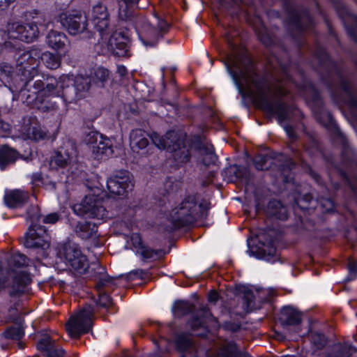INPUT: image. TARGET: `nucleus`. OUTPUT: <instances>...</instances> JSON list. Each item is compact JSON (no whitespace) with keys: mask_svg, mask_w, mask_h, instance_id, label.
<instances>
[{"mask_svg":"<svg viewBox=\"0 0 357 357\" xmlns=\"http://www.w3.org/2000/svg\"><path fill=\"white\" fill-rule=\"evenodd\" d=\"M150 137L158 149H167L168 151L174 153V157L178 161V165L189 161L190 155L188 151L183 146V142L178 138L176 132H167L164 137H161L157 133H153Z\"/></svg>","mask_w":357,"mask_h":357,"instance_id":"f257e3e1","label":"nucleus"},{"mask_svg":"<svg viewBox=\"0 0 357 357\" xmlns=\"http://www.w3.org/2000/svg\"><path fill=\"white\" fill-rule=\"evenodd\" d=\"M28 218L31 220L28 231L25 234L24 245L28 248H41L45 249L49 247L50 236L43 226L36 227L33 224L35 221H38L40 217L39 209L37 206H33L31 211L27 213Z\"/></svg>","mask_w":357,"mask_h":357,"instance_id":"f03ea898","label":"nucleus"},{"mask_svg":"<svg viewBox=\"0 0 357 357\" xmlns=\"http://www.w3.org/2000/svg\"><path fill=\"white\" fill-rule=\"evenodd\" d=\"M225 66L239 91L241 90V79L245 80L248 84L254 82L252 63L250 58L245 57L240 61L238 58L230 56L225 62Z\"/></svg>","mask_w":357,"mask_h":357,"instance_id":"7ed1b4c3","label":"nucleus"},{"mask_svg":"<svg viewBox=\"0 0 357 357\" xmlns=\"http://www.w3.org/2000/svg\"><path fill=\"white\" fill-rule=\"evenodd\" d=\"M57 255L63 259L68 264L79 273H85L89 268L86 257L82 253L79 248L75 243L68 242L58 246Z\"/></svg>","mask_w":357,"mask_h":357,"instance_id":"20e7f679","label":"nucleus"},{"mask_svg":"<svg viewBox=\"0 0 357 357\" xmlns=\"http://www.w3.org/2000/svg\"><path fill=\"white\" fill-rule=\"evenodd\" d=\"M96 191L93 195H86L80 203L73 205V210L75 214L87 218H103L105 211L100 204L105 197V193L98 188Z\"/></svg>","mask_w":357,"mask_h":357,"instance_id":"39448f33","label":"nucleus"},{"mask_svg":"<svg viewBox=\"0 0 357 357\" xmlns=\"http://www.w3.org/2000/svg\"><path fill=\"white\" fill-rule=\"evenodd\" d=\"M93 307L86 306L79 312L72 315L66 324V331L73 338H77L89 332L92 328Z\"/></svg>","mask_w":357,"mask_h":357,"instance_id":"423d86ee","label":"nucleus"},{"mask_svg":"<svg viewBox=\"0 0 357 357\" xmlns=\"http://www.w3.org/2000/svg\"><path fill=\"white\" fill-rule=\"evenodd\" d=\"M109 78V71L103 67L91 68L84 75L79 74L75 78V87L77 92L88 91L91 84L102 87Z\"/></svg>","mask_w":357,"mask_h":357,"instance_id":"0eeeda50","label":"nucleus"},{"mask_svg":"<svg viewBox=\"0 0 357 357\" xmlns=\"http://www.w3.org/2000/svg\"><path fill=\"white\" fill-rule=\"evenodd\" d=\"M197 205L194 198L189 197L172 209L170 213L171 221L175 227H179L192 220V216Z\"/></svg>","mask_w":357,"mask_h":357,"instance_id":"6e6552de","label":"nucleus"},{"mask_svg":"<svg viewBox=\"0 0 357 357\" xmlns=\"http://www.w3.org/2000/svg\"><path fill=\"white\" fill-rule=\"evenodd\" d=\"M8 35L11 38H17L26 43H31L38 35V29L35 24L22 25L19 22H10L7 24Z\"/></svg>","mask_w":357,"mask_h":357,"instance_id":"1a4fd4ad","label":"nucleus"},{"mask_svg":"<svg viewBox=\"0 0 357 357\" xmlns=\"http://www.w3.org/2000/svg\"><path fill=\"white\" fill-rule=\"evenodd\" d=\"M132 183L130 176L126 172H121L110 177L107 181V188L109 197L123 196L128 190L132 188Z\"/></svg>","mask_w":357,"mask_h":357,"instance_id":"9d476101","label":"nucleus"},{"mask_svg":"<svg viewBox=\"0 0 357 357\" xmlns=\"http://www.w3.org/2000/svg\"><path fill=\"white\" fill-rule=\"evenodd\" d=\"M60 21L63 27L71 35L82 33L86 27V17L79 12L65 13L60 15Z\"/></svg>","mask_w":357,"mask_h":357,"instance_id":"9b49d317","label":"nucleus"},{"mask_svg":"<svg viewBox=\"0 0 357 357\" xmlns=\"http://www.w3.org/2000/svg\"><path fill=\"white\" fill-rule=\"evenodd\" d=\"M76 156L77 151L74 144L68 141L65 144V147H62L55 152L54 155L51 160V165L55 164L58 167H64L73 162Z\"/></svg>","mask_w":357,"mask_h":357,"instance_id":"f8f14e48","label":"nucleus"},{"mask_svg":"<svg viewBox=\"0 0 357 357\" xmlns=\"http://www.w3.org/2000/svg\"><path fill=\"white\" fill-rule=\"evenodd\" d=\"M91 17L94 28L102 35L104 31L107 29L109 22L107 8L101 3L95 5L93 7Z\"/></svg>","mask_w":357,"mask_h":357,"instance_id":"ddd939ff","label":"nucleus"},{"mask_svg":"<svg viewBox=\"0 0 357 357\" xmlns=\"http://www.w3.org/2000/svg\"><path fill=\"white\" fill-rule=\"evenodd\" d=\"M48 45L57 51L58 54L64 56L68 52V39L63 33L55 31H50L47 37Z\"/></svg>","mask_w":357,"mask_h":357,"instance_id":"4468645a","label":"nucleus"},{"mask_svg":"<svg viewBox=\"0 0 357 357\" xmlns=\"http://www.w3.org/2000/svg\"><path fill=\"white\" fill-rule=\"evenodd\" d=\"M280 320L284 327L293 326L296 327L298 332V325L301 322V314L291 307H284L282 309Z\"/></svg>","mask_w":357,"mask_h":357,"instance_id":"2eb2a0df","label":"nucleus"},{"mask_svg":"<svg viewBox=\"0 0 357 357\" xmlns=\"http://www.w3.org/2000/svg\"><path fill=\"white\" fill-rule=\"evenodd\" d=\"M205 319L204 320H200L199 318H193L190 321V326L192 329L195 331L196 330L200 328L203 329V332H197L196 333V335L202 336L205 335L206 332L208 331V327L213 328H218L219 324L215 317H213L208 311L205 312Z\"/></svg>","mask_w":357,"mask_h":357,"instance_id":"dca6fc26","label":"nucleus"},{"mask_svg":"<svg viewBox=\"0 0 357 357\" xmlns=\"http://www.w3.org/2000/svg\"><path fill=\"white\" fill-rule=\"evenodd\" d=\"M27 199L28 194L20 190H6L3 197L5 204L10 208L20 207Z\"/></svg>","mask_w":357,"mask_h":357,"instance_id":"f3484780","label":"nucleus"},{"mask_svg":"<svg viewBox=\"0 0 357 357\" xmlns=\"http://www.w3.org/2000/svg\"><path fill=\"white\" fill-rule=\"evenodd\" d=\"M128 245L132 246V249L137 255H140L142 259L151 258L153 255V251L142 244L141 236L137 233L131 235Z\"/></svg>","mask_w":357,"mask_h":357,"instance_id":"a211bd4d","label":"nucleus"},{"mask_svg":"<svg viewBox=\"0 0 357 357\" xmlns=\"http://www.w3.org/2000/svg\"><path fill=\"white\" fill-rule=\"evenodd\" d=\"M91 151L98 159L110 157L113 154L112 143L108 138L102 137L96 145H93Z\"/></svg>","mask_w":357,"mask_h":357,"instance_id":"6ab92c4d","label":"nucleus"},{"mask_svg":"<svg viewBox=\"0 0 357 357\" xmlns=\"http://www.w3.org/2000/svg\"><path fill=\"white\" fill-rule=\"evenodd\" d=\"M139 37L144 45L148 47L154 46L162 37V35L158 29L146 24L144 33L139 34Z\"/></svg>","mask_w":357,"mask_h":357,"instance_id":"aec40b11","label":"nucleus"},{"mask_svg":"<svg viewBox=\"0 0 357 357\" xmlns=\"http://www.w3.org/2000/svg\"><path fill=\"white\" fill-rule=\"evenodd\" d=\"M19 158L17 152L7 146L0 149V168L4 169L8 165L14 163Z\"/></svg>","mask_w":357,"mask_h":357,"instance_id":"412c9836","label":"nucleus"},{"mask_svg":"<svg viewBox=\"0 0 357 357\" xmlns=\"http://www.w3.org/2000/svg\"><path fill=\"white\" fill-rule=\"evenodd\" d=\"M148 143L145 133L142 130H132L130 133V146L132 149H143Z\"/></svg>","mask_w":357,"mask_h":357,"instance_id":"4be33fe9","label":"nucleus"},{"mask_svg":"<svg viewBox=\"0 0 357 357\" xmlns=\"http://www.w3.org/2000/svg\"><path fill=\"white\" fill-rule=\"evenodd\" d=\"M139 0H120L119 1V17L121 20H126L131 14L133 8L136 7Z\"/></svg>","mask_w":357,"mask_h":357,"instance_id":"5701e85b","label":"nucleus"},{"mask_svg":"<svg viewBox=\"0 0 357 357\" xmlns=\"http://www.w3.org/2000/svg\"><path fill=\"white\" fill-rule=\"evenodd\" d=\"M51 345V340L50 337H45L40 341L38 347L40 349L47 350V357H63L64 351L61 349H54L49 348Z\"/></svg>","mask_w":357,"mask_h":357,"instance_id":"b1692460","label":"nucleus"},{"mask_svg":"<svg viewBox=\"0 0 357 357\" xmlns=\"http://www.w3.org/2000/svg\"><path fill=\"white\" fill-rule=\"evenodd\" d=\"M275 208L277 211H272L271 214L278 219L284 220L287 218V213L285 207L280 202H271L268 204V208Z\"/></svg>","mask_w":357,"mask_h":357,"instance_id":"393cba45","label":"nucleus"},{"mask_svg":"<svg viewBox=\"0 0 357 357\" xmlns=\"http://www.w3.org/2000/svg\"><path fill=\"white\" fill-rule=\"evenodd\" d=\"M60 56H56L51 52H45L42 55V59L46 66L50 69H56L60 66Z\"/></svg>","mask_w":357,"mask_h":357,"instance_id":"a878e982","label":"nucleus"},{"mask_svg":"<svg viewBox=\"0 0 357 357\" xmlns=\"http://www.w3.org/2000/svg\"><path fill=\"white\" fill-rule=\"evenodd\" d=\"M46 135V132L40 127L37 126L29 128L27 133L22 137L38 141L44 139Z\"/></svg>","mask_w":357,"mask_h":357,"instance_id":"bb28decb","label":"nucleus"},{"mask_svg":"<svg viewBox=\"0 0 357 357\" xmlns=\"http://www.w3.org/2000/svg\"><path fill=\"white\" fill-rule=\"evenodd\" d=\"M102 137V135L96 131H91L85 135L84 142L90 149H92L93 145H96Z\"/></svg>","mask_w":357,"mask_h":357,"instance_id":"cd10ccee","label":"nucleus"},{"mask_svg":"<svg viewBox=\"0 0 357 357\" xmlns=\"http://www.w3.org/2000/svg\"><path fill=\"white\" fill-rule=\"evenodd\" d=\"M286 93V91L282 85H278L274 88H268L267 91L264 94V98L267 99L275 98L279 96H283Z\"/></svg>","mask_w":357,"mask_h":357,"instance_id":"c85d7f7f","label":"nucleus"},{"mask_svg":"<svg viewBox=\"0 0 357 357\" xmlns=\"http://www.w3.org/2000/svg\"><path fill=\"white\" fill-rule=\"evenodd\" d=\"M191 344V342L188 337H178L176 340V346L179 351L186 350Z\"/></svg>","mask_w":357,"mask_h":357,"instance_id":"c756f323","label":"nucleus"},{"mask_svg":"<svg viewBox=\"0 0 357 357\" xmlns=\"http://www.w3.org/2000/svg\"><path fill=\"white\" fill-rule=\"evenodd\" d=\"M24 335L23 330L20 328H12L6 332V336L12 339H20Z\"/></svg>","mask_w":357,"mask_h":357,"instance_id":"7c9ffc66","label":"nucleus"},{"mask_svg":"<svg viewBox=\"0 0 357 357\" xmlns=\"http://www.w3.org/2000/svg\"><path fill=\"white\" fill-rule=\"evenodd\" d=\"M97 303L100 306L109 307L112 305V300L109 295L106 294H102L100 295Z\"/></svg>","mask_w":357,"mask_h":357,"instance_id":"2f4dec72","label":"nucleus"},{"mask_svg":"<svg viewBox=\"0 0 357 357\" xmlns=\"http://www.w3.org/2000/svg\"><path fill=\"white\" fill-rule=\"evenodd\" d=\"M226 357H249L246 353L239 351L234 345L229 346V351L226 354Z\"/></svg>","mask_w":357,"mask_h":357,"instance_id":"473e14b6","label":"nucleus"},{"mask_svg":"<svg viewBox=\"0 0 357 357\" xmlns=\"http://www.w3.org/2000/svg\"><path fill=\"white\" fill-rule=\"evenodd\" d=\"M312 342L317 347L320 348L325 344L326 339L324 335L317 333L312 336Z\"/></svg>","mask_w":357,"mask_h":357,"instance_id":"72a5a7b5","label":"nucleus"},{"mask_svg":"<svg viewBox=\"0 0 357 357\" xmlns=\"http://www.w3.org/2000/svg\"><path fill=\"white\" fill-rule=\"evenodd\" d=\"M349 275L350 280H353L357 276V261H351L348 265Z\"/></svg>","mask_w":357,"mask_h":357,"instance_id":"f704fd0d","label":"nucleus"},{"mask_svg":"<svg viewBox=\"0 0 357 357\" xmlns=\"http://www.w3.org/2000/svg\"><path fill=\"white\" fill-rule=\"evenodd\" d=\"M188 305V303L185 301H176L174 303L172 310L174 314H179V312L187 307Z\"/></svg>","mask_w":357,"mask_h":357,"instance_id":"c9c22d12","label":"nucleus"},{"mask_svg":"<svg viewBox=\"0 0 357 357\" xmlns=\"http://www.w3.org/2000/svg\"><path fill=\"white\" fill-rule=\"evenodd\" d=\"M117 39V34H114L112 36L111 38L109 39V45H111V47L112 49V50L114 52L115 50L114 48V45L116 46V48L117 49H120V50H124L126 48V45L124 43H116V40Z\"/></svg>","mask_w":357,"mask_h":357,"instance_id":"e433bc0d","label":"nucleus"},{"mask_svg":"<svg viewBox=\"0 0 357 357\" xmlns=\"http://www.w3.org/2000/svg\"><path fill=\"white\" fill-rule=\"evenodd\" d=\"M14 264L17 266H23L26 264V257L24 255L17 253L13 256Z\"/></svg>","mask_w":357,"mask_h":357,"instance_id":"4c0bfd02","label":"nucleus"},{"mask_svg":"<svg viewBox=\"0 0 357 357\" xmlns=\"http://www.w3.org/2000/svg\"><path fill=\"white\" fill-rule=\"evenodd\" d=\"M58 220H59L58 214L56 213H52L47 215L43 219V222L45 223H47V224H54L56 222H57Z\"/></svg>","mask_w":357,"mask_h":357,"instance_id":"58836bf2","label":"nucleus"},{"mask_svg":"<svg viewBox=\"0 0 357 357\" xmlns=\"http://www.w3.org/2000/svg\"><path fill=\"white\" fill-rule=\"evenodd\" d=\"M206 157L209 159V161H206L205 158L203 159V163L206 165H209L211 162H213L215 159V155L211 151L206 152Z\"/></svg>","mask_w":357,"mask_h":357,"instance_id":"ea45409f","label":"nucleus"},{"mask_svg":"<svg viewBox=\"0 0 357 357\" xmlns=\"http://www.w3.org/2000/svg\"><path fill=\"white\" fill-rule=\"evenodd\" d=\"M218 299V294L216 291H210L208 295V300L209 302H212V303H214V302H216Z\"/></svg>","mask_w":357,"mask_h":357,"instance_id":"a19ab883","label":"nucleus"},{"mask_svg":"<svg viewBox=\"0 0 357 357\" xmlns=\"http://www.w3.org/2000/svg\"><path fill=\"white\" fill-rule=\"evenodd\" d=\"M15 0H0V10H5L9 7Z\"/></svg>","mask_w":357,"mask_h":357,"instance_id":"79ce46f5","label":"nucleus"},{"mask_svg":"<svg viewBox=\"0 0 357 357\" xmlns=\"http://www.w3.org/2000/svg\"><path fill=\"white\" fill-rule=\"evenodd\" d=\"M261 108L266 111V112H268L270 114H272V107L268 104H267L265 102H263L260 104Z\"/></svg>","mask_w":357,"mask_h":357,"instance_id":"37998d69","label":"nucleus"},{"mask_svg":"<svg viewBox=\"0 0 357 357\" xmlns=\"http://www.w3.org/2000/svg\"><path fill=\"white\" fill-rule=\"evenodd\" d=\"M54 89V85L52 84H47L46 88L43 89V93L45 94L47 93L51 96V95H54V93L53 92H52V90H53Z\"/></svg>","mask_w":357,"mask_h":357,"instance_id":"c03bdc74","label":"nucleus"},{"mask_svg":"<svg viewBox=\"0 0 357 357\" xmlns=\"http://www.w3.org/2000/svg\"><path fill=\"white\" fill-rule=\"evenodd\" d=\"M110 278L109 277H105L101 279L100 280V284L102 285V286H106V285H108L110 282Z\"/></svg>","mask_w":357,"mask_h":357,"instance_id":"a18cd8bd","label":"nucleus"},{"mask_svg":"<svg viewBox=\"0 0 357 357\" xmlns=\"http://www.w3.org/2000/svg\"><path fill=\"white\" fill-rule=\"evenodd\" d=\"M8 127V124H5L2 122L0 121V136L1 137H3L4 136V134L3 133V132L1 131V129L3 128H7Z\"/></svg>","mask_w":357,"mask_h":357,"instance_id":"49530a36","label":"nucleus"},{"mask_svg":"<svg viewBox=\"0 0 357 357\" xmlns=\"http://www.w3.org/2000/svg\"><path fill=\"white\" fill-rule=\"evenodd\" d=\"M255 167L257 169H263L262 166L259 165L257 161H255Z\"/></svg>","mask_w":357,"mask_h":357,"instance_id":"de8ad7c7","label":"nucleus"},{"mask_svg":"<svg viewBox=\"0 0 357 357\" xmlns=\"http://www.w3.org/2000/svg\"><path fill=\"white\" fill-rule=\"evenodd\" d=\"M349 350L351 351V352H354V353H357V349L355 348V347H350L349 348Z\"/></svg>","mask_w":357,"mask_h":357,"instance_id":"09e8293b","label":"nucleus"},{"mask_svg":"<svg viewBox=\"0 0 357 357\" xmlns=\"http://www.w3.org/2000/svg\"><path fill=\"white\" fill-rule=\"evenodd\" d=\"M326 202H327L330 205H331V206H333V203H332V202H331V201H330V200H327Z\"/></svg>","mask_w":357,"mask_h":357,"instance_id":"8fccbe9b","label":"nucleus"},{"mask_svg":"<svg viewBox=\"0 0 357 357\" xmlns=\"http://www.w3.org/2000/svg\"><path fill=\"white\" fill-rule=\"evenodd\" d=\"M126 70V69H125V68H124V67H119V70Z\"/></svg>","mask_w":357,"mask_h":357,"instance_id":"3c124183","label":"nucleus"},{"mask_svg":"<svg viewBox=\"0 0 357 357\" xmlns=\"http://www.w3.org/2000/svg\"><path fill=\"white\" fill-rule=\"evenodd\" d=\"M224 328H225L226 329H229V326L227 324L224 326Z\"/></svg>","mask_w":357,"mask_h":357,"instance_id":"603ef678","label":"nucleus"},{"mask_svg":"<svg viewBox=\"0 0 357 357\" xmlns=\"http://www.w3.org/2000/svg\"><path fill=\"white\" fill-rule=\"evenodd\" d=\"M15 280H17V282H22L23 280H17V278H15Z\"/></svg>","mask_w":357,"mask_h":357,"instance_id":"864d4df0","label":"nucleus"},{"mask_svg":"<svg viewBox=\"0 0 357 357\" xmlns=\"http://www.w3.org/2000/svg\"><path fill=\"white\" fill-rule=\"evenodd\" d=\"M15 280H17V282H22L23 280H17V278H15Z\"/></svg>","mask_w":357,"mask_h":357,"instance_id":"5fc2aeb1","label":"nucleus"},{"mask_svg":"<svg viewBox=\"0 0 357 357\" xmlns=\"http://www.w3.org/2000/svg\"><path fill=\"white\" fill-rule=\"evenodd\" d=\"M19 344H20V347H21V348H22V347H23V346H22V343H19Z\"/></svg>","mask_w":357,"mask_h":357,"instance_id":"6e6d98bb","label":"nucleus"},{"mask_svg":"<svg viewBox=\"0 0 357 357\" xmlns=\"http://www.w3.org/2000/svg\"><path fill=\"white\" fill-rule=\"evenodd\" d=\"M23 276H24V278H27V275L24 274V275H23Z\"/></svg>","mask_w":357,"mask_h":357,"instance_id":"4d7b16f0","label":"nucleus"},{"mask_svg":"<svg viewBox=\"0 0 357 357\" xmlns=\"http://www.w3.org/2000/svg\"><path fill=\"white\" fill-rule=\"evenodd\" d=\"M116 54H120L121 53H120V52H116Z\"/></svg>","mask_w":357,"mask_h":357,"instance_id":"13d9d810","label":"nucleus"},{"mask_svg":"<svg viewBox=\"0 0 357 357\" xmlns=\"http://www.w3.org/2000/svg\"><path fill=\"white\" fill-rule=\"evenodd\" d=\"M245 288L246 287L245 286L242 287V289H245Z\"/></svg>","mask_w":357,"mask_h":357,"instance_id":"bf43d9fd","label":"nucleus"},{"mask_svg":"<svg viewBox=\"0 0 357 357\" xmlns=\"http://www.w3.org/2000/svg\"><path fill=\"white\" fill-rule=\"evenodd\" d=\"M328 357H331V356H329Z\"/></svg>","mask_w":357,"mask_h":357,"instance_id":"052dcab7","label":"nucleus"}]
</instances>
